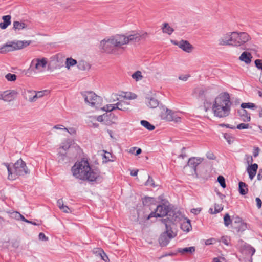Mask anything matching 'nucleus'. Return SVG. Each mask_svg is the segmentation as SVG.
I'll return each mask as SVG.
<instances>
[{
  "label": "nucleus",
  "mask_w": 262,
  "mask_h": 262,
  "mask_svg": "<svg viewBox=\"0 0 262 262\" xmlns=\"http://www.w3.org/2000/svg\"><path fill=\"white\" fill-rule=\"evenodd\" d=\"M219 126H222V127H226L227 128H231V129H235V126H232L228 124L222 123V124H220Z\"/></svg>",
  "instance_id": "61"
},
{
  "label": "nucleus",
  "mask_w": 262,
  "mask_h": 262,
  "mask_svg": "<svg viewBox=\"0 0 262 262\" xmlns=\"http://www.w3.org/2000/svg\"><path fill=\"white\" fill-rule=\"evenodd\" d=\"M140 123L143 126L149 130H153L155 128L154 125H152L146 120H141Z\"/></svg>",
  "instance_id": "33"
},
{
  "label": "nucleus",
  "mask_w": 262,
  "mask_h": 262,
  "mask_svg": "<svg viewBox=\"0 0 262 262\" xmlns=\"http://www.w3.org/2000/svg\"><path fill=\"white\" fill-rule=\"evenodd\" d=\"M246 249L248 251L249 253L251 254V255H253L255 252V249L250 245L247 246Z\"/></svg>",
  "instance_id": "48"
},
{
  "label": "nucleus",
  "mask_w": 262,
  "mask_h": 262,
  "mask_svg": "<svg viewBox=\"0 0 262 262\" xmlns=\"http://www.w3.org/2000/svg\"><path fill=\"white\" fill-rule=\"evenodd\" d=\"M241 107L242 108L244 109L245 108H256V106L252 103H242L241 105Z\"/></svg>",
  "instance_id": "40"
},
{
  "label": "nucleus",
  "mask_w": 262,
  "mask_h": 262,
  "mask_svg": "<svg viewBox=\"0 0 262 262\" xmlns=\"http://www.w3.org/2000/svg\"><path fill=\"white\" fill-rule=\"evenodd\" d=\"M217 181L220 183L221 186L223 188H226V185L225 183V179L222 176H219L217 177Z\"/></svg>",
  "instance_id": "43"
},
{
  "label": "nucleus",
  "mask_w": 262,
  "mask_h": 262,
  "mask_svg": "<svg viewBox=\"0 0 262 262\" xmlns=\"http://www.w3.org/2000/svg\"><path fill=\"white\" fill-rule=\"evenodd\" d=\"M77 67L79 70L84 71L86 69H89L90 66L87 62L84 61H80L78 63Z\"/></svg>",
  "instance_id": "34"
},
{
  "label": "nucleus",
  "mask_w": 262,
  "mask_h": 262,
  "mask_svg": "<svg viewBox=\"0 0 262 262\" xmlns=\"http://www.w3.org/2000/svg\"><path fill=\"white\" fill-rule=\"evenodd\" d=\"M232 46H241L250 40V36L246 32H233Z\"/></svg>",
  "instance_id": "9"
},
{
  "label": "nucleus",
  "mask_w": 262,
  "mask_h": 262,
  "mask_svg": "<svg viewBox=\"0 0 262 262\" xmlns=\"http://www.w3.org/2000/svg\"><path fill=\"white\" fill-rule=\"evenodd\" d=\"M83 96L85 102L92 107L98 108L102 104V98L93 92H86Z\"/></svg>",
  "instance_id": "7"
},
{
  "label": "nucleus",
  "mask_w": 262,
  "mask_h": 262,
  "mask_svg": "<svg viewBox=\"0 0 262 262\" xmlns=\"http://www.w3.org/2000/svg\"><path fill=\"white\" fill-rule=\"evenodd\" d=\"M255 66L259 69L262 70V60L256 59L255 60Z\"/></svg>",
  "instance_id": "51"
},
{
  "label": "nucleus",
  "mask_w": 262,
  "mask_h": 262,
  "mask_svg": "<svg viewBox=\"0 0 262 262\" xmlns=\"http://www.w3.org/2000/svg\"><path fill=\"white\" fill-rule=\"evenodd\" d=\"M249 127V124H245V123H240L236 126V128L238 129H247Z\"/></svg>",
  "instance_id": "47"
},
{
  "label": "nucleus",
  "mask_w": 262,
  "mask_h": 262,
  "mask_svg": "<svg viewBox=\"0 0 262 262\" xmlns=\"http://www.w3.org/2000/svg\"><path fill=\"white\" fill-rule=\"evenodd\" d=\"M35 91L26 90L24 92V98L30 102H35Z\"/></svg>",
  "instance_id": "21"
},
{
  "label": "nucleus",
  "mask_w": 262,
  "mask_h": 262,
  "mask_svg": "<svg viewBox=\"0 0 262 262\" xmlns=\"http://www.w3.org/2000/svg\"><path fill=\"white\" fill-rule=\"evenodd\" d=\"M145 102L147 105L151 108H155L159 105V101L154 97H146Z\"/></svg>",
  "instance_id": "20"
},
{
  "label": "nucleus",
  "mask_w": 262,
  "mask_h": 262,
  "mask_svg": "<svg viewBox=\"0 0 262 262\" xmlns=\"http://www.w3.org/2000/svg\"><path fill=\"white\" fill-rule=\"evenodd\" d=\"M233 39V32L224 34L218 40L220 46H232Z\"/></svg>",
  "instance_id": "14"
},
{
  "label": "nucleus",
  "mask_w": 262,
  "mask_h": 262,
  "mask_svg": "<svg viewBox=\"0 0 262 262\" xmlns=\"http://www.w3.org/2000/svg\"><path fill=\"white\" fill-rule=\"evenodd\" d=\"M203 160V159L201 158L192 157L189 159L187 165H186L184 168L187 166L192 168L193 170L192 174L197 175L196 167L202 162Z\"/></svg>",
  "instance_id": "15"
},
{
  "label": "nucleus",
  "mask_w": 262,
  "mask_h": 262,
  "mask_svg": "<svg viewBox=\"0 0 262 262\" xmlns=\"http://www.w3.org/2000/svg\"><path fill=\"white\" fill-rule=\"evenodd\" d=\"M38 237L40 241H47L48 240V237H47L43 233H40Z\"/></svg>",
  "instance_id": "53"
},
{
  "label": "nucleus",
  "mask_w": 262,
  "mask_h": 262,
  "mask_svg": "<svg viewBox=\"0 0 262 262\" xmlns=\"http://www.w3.org/2000/svg\"><path fill=\"white\" fill-rule=\"evenodd\" d=\"M27 27V25L24 22L14 21L13 22V29L16 31H20Z\"/></svg>",
  "instance_id": "28"
},
{
  "label": "nucleus",
  "mask_w": 262,
  "mask_h": 262,
  "mask_svg": "<svg viewBox=\"0 0 262 262\" xmlns=\"http://www.w3.org/2000/svg\"><path fill=\"white\" fill-rule=\"evenodd\" d=\"M132 77L136 81L141 80L142 78V73L140 71H137L132 75Z\"/></svg>",
  "instance_id": "39"
},
{
  "label": "nucleus",
  "mask_w": 262,
  "mask_h": 262,
  "mask_svg": "<svg viewBox=\"0 0 262 262\" xmlns=\"http://www.w3.org/2000/svg\"><path fill=\"white\" fill-rule=\"evenodd\" d=\"M119 39V35H117L107 40L104 39L100 42V47L103 52L110 53L114 47H120L122 46Z\"/></svg>",
  "instance_id": "6"
},
{
  "label": "nucleus",
  "mask_w": 262,
  "mask_h": 262,
  "mask_svg": "<svg viewBox=\"0 0 262 262\" xmlns=\"http://www.w3.org/2000/svg\"><path fill=\"white\" fill-rule=\"evenodd\" d=\"M222 242L227 246L229 244V239L227 237L223 236L222 237Z\"/></svg>",
  "instance_id": "62"
},
{
  "label": "nucleus",
  "mask_w": 262,
  "mask_h": 262,
  "mask_svg": "<svg viewBox=\"0 0 262 262\" xmlns=\"http://www.w3.org/2000/svg\"><path fill=\"white\" fill-rule=\"evenodd\" d=\"M252 58L251 54L247 52H244L239 56V59L247 64L251 62Z\"/></svg>",
  "instance_id": "25"
},
{
  "label": "nucleus",
  "mask_w": 262,
  "mask_h": 262,
  "mask_svg": "<svg viewBox=\"0 0 262 262\" xmlns=\"http://www.w3.org/2000/svg\"><path fill=\"white\" fill-rule=\"evenodd\" d=\"M189 75H183L179 76V79L180 80L186 81L188 80Z\"/></svg>",
  "instance_id": "57"
},
{
  "label": "nucleus",
  "mask_w": 262,
  "mask_h": 262,
  "mask_svg": "<svg viewBox=\"0 0 262 262\" xmlns=\"http://www.w3.org/2000/svg\"><path fill=\"white\" fill-rule=\"evenodd\" d=\"M77 63V60L72 58H67L66 62V67L69 69L71 67H73Z\"/></svg>",
  "instance_id": "32"
},
{
  "label": "nucleus",
  "mask_w": 262,
  "mask_h": 262,
  "mask_svg": "<svg viewBox=\"0 0 262 262\" xmlns=\"http://www.w3.org/2000/svg\"><path fill=\"white\" fill-rule=\"evenodd\" d=\"M195 250V248L194 246L189 247H185V248H178L177 250V251L179 253H181L182 254H183L186 253H188L189 254H193Z\"/></svg>",
  "instance_id": "26"
},
{
  "label": "nucleus",
  "mask_w": 262,
  "mask_h": 262,
  "mask_svg": "<svg viewBox=\"0 0 262 262\" xmlns=\"http://www.w3.org/2000/svg\"><path fill=\"white\" fill-rule=\"evenodd\" d=\"M181 228L185 232H188L192 229L190 221L187 219H184V221L181 223Z\"/></svg>",
  "instance_id": "23"
},
{
  "label": "nucleus",
  "mask_w": 262,
  "mask_h": 262,
  "mask_svg": "<svg viewBox=\"0 0 262 262\" xmlns=\"http://www.w3.org/2000/svg\"><path fill=\"white\" fill-rule=\"evenodd\" d=\"M206 157L208 159L210 160H213L215 159V156H214V155L212 152L210 151L208 152L206 154Z\"/></svg>",
  "instance_id": "59"
},
{
  "label": "nucleus",
  "mask_w": 262,
  "mask_h": 262,
  "mask_svg": "<svg viewBox=\"0 0 262 262\" xmlns=\"http://www.w3.org/2000/svg\"><path fill=\"white\" fill-rule=\"evenodd\" d=\"M145 185L147 186H151L152 187L155 186L154 182V180H153L152 178L150 176H148V179L147 181L146 182Z\"/></svg>",
  "instance_id": "46"
},
{
  "label": "nucleus",
  "mask_w": 262,
  "mask_h": 262,
  "mask_svg": "<svg viewBox=\"0 0 262 262\" xmlns=\"http://www.w3.org/2000/svg\"><path fill=\"white\" fill-rule=\"evenodd\" d=\"M18 93L15 90H7L4 92V101L11 102L16 98Z\"/></svg>",
  "instance_id": "16"
},
{
  "label": "nucleus",
  "mask_w": 262,
  "mask_h": 262,
  "mask_svg": "<svg viewBox=\"0 0 262 262\" xmlns=\"http://www.w3.org/2000/svg\"><path fill=\"white\" fill-rule=\"evenodd\" d=\"M245 160L248 164H251L253 162V158L252 156L246 155Z\"/></svg>",
  "instance_id": "54"
},
{
  "label": "nucleus",
  "mask_w": 262,
  "mask_h": 262,
  "mask_svg": "<svg viewBox=\"0 0 262 262\" xmlns=\"http://www.w3.org/2000/svg\"><path fill=\"white\" fill-rule=\"evenodd\" d=\"M29 173L26 164L21 159L18 160L13 165V176H24Z\"/></svg>",
  "instance_id": "10"
},
{
  "label": "nucleus",
  "mask_w": 262,
  "mask_h": 262,
  "mask_svg": "<svg viewBox=\"0 0 262 262\" xmlns=\"http://www.w3.org/2000/svg\"><path fill=\"white\" fill-rule=\"evenodd\" d=\"M232 103L228 93H220L214 99L212 109L214 116L219 118L228 116L231 112Z\"/></svg>",
  "instance_id": "2"
},
{
  "label": "nucleus",
  "mask_w": 262,
  "mask_h": 262,
  "mask_svg": "<svg viewBox=\"0 0 262 262\" xmlns=\"http://www.w3.org/2000/svg\"><path fill=\"white\" fill-rule=\"evenodd\" d=\"M224 224L226 226H228L231 223V220L229 215L227 213L224 217Z\"/></svg>",
  "instance_id": "45"
},
{
  "label": "nucleus",
  "mask_w": 262,
  "mask_h": 262,
  "mask_svg": "<svg viewBox=\"0 0 262 262\" xmlns=\"http://www.w3.org/2000/svg\"><path fill=\"white\" fill-rule=\"evenodd\" d=\"M258 169V165L256 163H254L249 166L247 168V171L248 173L249 178L252 180L255 177L257 170Z\"/></svg>",
  "instance_id": "19"
},
{
  "label": "nucleus",
  "mask_w": 262,
  "mask_h": 262,
  "mask_svg": "<svg viewBox=\"0 0 262 262\" xmlns=\"http://www.w3.org/2000/svg\"><path fill=\"white\" fill-rule=\"evenodd\" d=\"M248 185L243 182H239L238 183L239 192L241 195H245L248 192Z\"/></svg>",
  "instance_id": "27"
},
{
  "label": "nucleus",
  "mask_w": 262,
  "mask_h": 262,
  "mask_svg": "<svg viewBox=\"0 0 262 262\" xmlns=\"http://www.w3.org/2000/svg\"><path fill=\"white\" fill-rule=\"evenodd\" d=\"M50 91L48 90H45L40 91H35V101L38 99L44 96L49 94Z\"/></svg>",
  "instance_id": "30"
},
{
  "label": "nucleus",
  "mask_w": 262,
  "mask_h": 262,
  "mask_svg": "<svg viewBox=\"0 0 262 262\" xmlns=\"http://www.w3.org/2000/svg\"><path fill=\"white\" fill-rule=\"evenodd\" d=\"M116 105L117 103L115 104H107L103 107V110L106 112H111L114 110L117 109V107H116Z\"/></svg>",
  "instance_id": "41"
},
{
  "label": "nucleus",
  "mask_w": 262,
  "mask_h": 262,
  "mask_svg": "<svg viewBox=\"0 0 262 262\" xmlns=\"http://www.w3.org/2000/svg\"><path fill=\"white\" fill-rule=\"evenodd\" d=\"M216 242V239L214 238H211L205 241V244L206 245H210Z\"/></svg>",
  "instance_id": "52"
},
{
  "label": "nucleus",
  "mask_w": 262,
  "mask_h": 262,
  "mask_svg": "<svg viewBox=\"0 0 262 262\" xmlns=\"http://www.w3.org/2000/svg\"><path fill=\"white\" fill-rule=\"evenodd\" d=\"M163 32L167 33L169 35L172 34L174 31V29L171 28L168 23H165L163 24V27L162 28Z\"/></svg>",
  "instance_id": "31"
},
{
  "label": "nucleus",
  "mask_w": 262,
  "mask_h": 262,
  "mask_svg": "<svg viewBox=\"0 0 262 262\" xmlns=\"http://www.w3.org/2000/svg\"><path fill=\"white\" fill-rule=\"evenodd\" d=\"M11 16L9 15L3 16L2 19L3 22L0 23V28L2 29H5L11 24Z\"/></svg>",
  "instance_id": "24"
},
{
  "label": "nucleus",
  "mask_w": 262,
  "mask_h": 262,
  "mask_svg": "<svg viewBox=\"0 0 262 262\" xmlns=\"http://www.w3.org/2000/svg\"><path fill=\"white\" fill-rule=\"evenodd\" d=\"M162 221L165 224L166 230L161 234L159 242L161 246H165L169 243L170 240L176 236V234L170 228H169L168 227L166 219H162Z\"/></svg>",
  "instance_id": "8"
},
{
  "label": "nucleus",
  "mask_w": 262,
  "mask_h": 262,
  "mask_svg": "<svg viewBox=\"0 0 262 262\" xmlns=\"http://www.w3.org/2000/svg\"><path fill=\"white\" fill-rule=\"evenodd\" d=\"M223 209V207L220 206L219 205L215 204L214 205V213H219L221 211H222Z\"/></svg>",
  "instance_id": "56"
},
{
  "label": "nucleus",
  "mask_w": 262,
  "mask_h": 262,
  "mask_svg": "<svg viewBox=\"0 0 262 262\" xmlns=\"http://www.w3.org/2000/svg\"><path fill=\"white\" fill-rule=\"evenodd\" d=\"M21 214L18 212H13L11 213V216L12 217L17 220H20V216Z\"/></svg>",
  "instance_id": "50"
},
{
  "label": "nucleus",
  "mask_w": 262,
  "mask_h": 262,
  "mask_svg": "<svg viewBox=\"0 0 262 262\" xmlns=\"http://www.w3.org/2000/svg\"><path fill=\"white\" fill-rule=\"evenodd\" d=\"M53 128L56 129L68 130V128L65 127L63 125L60 124L55 125L53 127Z\"/></svg>",
  "instance_id": "55"
},
{
  "label": "nucleus",
  "mask_w": 262,
  "mask_h": 262,
  "mask_svg": "<svg viewBox=\"0 0 262 262\" xmlns=\"http://www.w3.org/2000/svg\"><path fill=\"white\" fill-rule=\"evenodd\" d=\"M260 151V149L257 147H254L253 151V155L254 157H256L258 156L259 152Z\"/></svg>",
  "instance_id": "58"
},
{
  "label": "nucleus",
  "mask_w": 262,
  "mask_h": 262,
  "mask_svg": "<svg viewBox=\"0 0 262 262\" xmlns=\"http://www.w3.org/2000/svg\"><path fill=\"white\" fill-rule=\"evenodd\" d=\"M119 96H121L126 100L135 99L137 98V95L131 92H121V94L119 95Z\"/></svg>",
  "instance_id": "29"
},
{
  "label": "nucleus",
  "mask_w": 262,
  "mask_h": 262,
  "mask_svg": "<svg viewBox=\"0 0 262 262\" xmlns=\"http://www.w3.org/2000/svg\"><path fill=\"white\" fill-rule=\"evenodd\" d=\"M116 100L118 101L116 106L117 109L124 112L128 111L129 110L130 103L124 100H120L118 97H116Z\"/></svg>",
  "instance_id": "17"
},
{
  "label": "nucleus",
  "mask_w": 262,
  "mask_h": 262,
  "mask_svg": "<svg viewBox=\"0 0 262 262\" xmlns=\"http://www.w3.org/2000/svg\"><path fill=\"white\" fill-rule=\"evenodd\" d=\"M224 138L229 144L233 143L235 140V138L232 135L228 133L224 134Z\"/></svg>",
  "instance_id": "36"
},
{
  "label": "nucleus",
  "mask_w": 262,
  "mask_h": 262,
  "mask_svg": "<svg viewBox=\"0 0 262 262\" xmlns=\"http://www.w3.org/2000/svg\"><path fill=\"white\" fill-rule=\"evenodd\" d=\"M16 75L14 74L8 73L5 75V78L9 81H14L16 80Z\"/></svg>",
  "instance_id": "42"
},
{
  "label": "nucleus",
  "mask_w": 262,
  "mask_h": 262,
  "mask_svg": "<svg viewBox=\"0 0 262 262\" xmlns=\"http://www.w3.org/2000/svg\"><path fill=\"white\" fill-rule=\"evenodd\" d=\"M57 204L58 207L61 208V207L64 205L63 200L62 199H59L57 202Z\"/></svg>",
  "instance_id": "64"
},
{
  "label": "nucleus",
  "mask_w": 262,
  "mask_h": 262,
  "mask_svg": "<svg viewBox=\"0 0 262 262\" xmlns=\"http://www.w3.org/2000/svg\"><path fill=\"white\" fill-rule=\"evenodd\" d=\"M179 45V48L187 53L191 52L193 49V46L187 40H181Z\"/></svg>",
  "instance_id": "18"
},
{
  "label": "nucleus",
  "mask_w": 262,
  "mask_h": 262,
  "mask_svg": "<svg viewBox=\"0 0 262 262\" xmlns=\"http://www.w3.org/2000/svg\"><path fill=\"white\" fill-rule=\"evenodd\" d=\"M194 93L199 97L204 96L208 98L213 96L216 92L214 90L209 88H196L194 90Z\"/></svg>",
  "instance_id": "13"
},
{
  "label": "nucleus",
  "mask_w": 262,
  "mask_h": 262,
  "mask_svg": "<svg viewBox=\"0 0 262 262\" xmlns=\"http://www.w3.org/2000/svg\"><path fill=\"white\" fill-rule=\"evenodd\" d=\"M58 159L60 163H67L69 161L66 154L64 153H61L60 152L58 153Z\"/></svg>",
  "instance_id": "35"
},
{
  "label": "nucleus",
  "mask_w": 262,
  "mask_h": 262,
  "mask_svg": "<svg viewBox=\"0 0 262 262\" xmlns=\"http://www.w3.org/2000/svg\"><path fill=\"white\" fill-rule=\"evenodd\" d=\"M70 144L68 140H66L63 142L60 146V148L63 149L65 151L69 149Z\"/></svg>",
  "instance_id": "44"
},
{
  "label": "nucleus",
  "mask_w": 262,
  "mask_h": 262,
  "mask_svg": "<svg viewBox=\"0 0 262 262\" xmlns=\"http://www.w3.org/2000/svg\"><path fill=\"white\" fill-rule=\"evenodd\" d=\"M4 165L7 167L8 172V179L10 180L15 179V177L13 176V170L10 168L9 164L8 163H4Z\"/></svg>",
  "instance_id": "37"
},
{
  "label": "nucleus",
  "mask_w": 262,
  "mask_h": 262,
  "mask_svg": "<svg viewBox=\"0 0 262 262\" xmlns=\"http://www.w3.org/2000/svg\"><path fill=\"white\" fill-rule=\"evenodd\" d=\"M255 201H256V202L257 207L258 209H260L261 207V205H262V201H261V200H260V199L259 198H256L255 199Z\"/></svg>",
  "instance_id": "60"
},
{
  "label": "nucleus",
  "mask_w": 262,
  "mask_h": 262,
  "mask_svg": "<svg viewBox=\"0 0 262 262\" xmlns=\"http://www.w3.org/2000/svg\"><path fill=\"white\" fill-rule=\"evenodd\" d=\"M47 63V60L45 58L41 59L39 58L34 59L31 61L30 66L25 74L28 76H30L33 74L41 72L43 71Z\"/></svg>",
  "instance_id": "4"
},
{
  "label": "nucleus",
  "mask_w": 262,
  "mask_h": 262,
  "mask_svg": "<svg viewBox=\"0 0 262 262\" xmlns=\"http://www.w3.org/2000/svg\"><path fill=\"white\" fill-rule=\"evenodd\" d=\"M170 210L169 207L164 205H159L154 212H151L148 216V219L151 217H162L166 215L168 216L169 212Z\"/></svg>",
  "instance_id": "11"
},
{
  "label": "nucleus",
  "mask_w": 262,
  "mask_h": 262,
  "mask_svg": "<svg viewBox=\"0 0 262 262\" xmlns=\"http://www.w3.org/2000/svg\"><path fill=\"white\" fill-rule=\"evenodd\" d=\"M147 32L138 33L133 32L132 34H128L127 36L119 35L120 40L122 46L127 44L129 42L136 43L141 40H145L148 37Z\"/></svg>",
  "instance_id": "3"
},
{
  "label": "nucleus",
  "mask_w": 262,
  "mask_h": 262,
  "mask_svg": "<svg viewBox=\"0 0 262 262\" xmlns=\"http://www.w3.org/2000/svg\"><path fill=\"white\" fill-rule=\"evenodd\" d=\"M4 165L7 167L8 172V179L10 180L15 179V177L13 176V170L10 168L9 164L8 163H4Z\"/></svg>",
  "instance_id": "38"
},
{
  "label": "nucleus",
  "mask_w": 262,
  "mask_h": 262,
  "mask_svg": "<svg viewBox=\"0 0 262 262\" xmlns=\"http://www.w3.org/2000/svg\"><path fill=\"white\" fill-rule=\"evenodd\" d=\"M183 215L181 212L177 209L170 210L169 212L168 216L165 219L167 221L168 227L170 226L171 224H176L182 220Z\"/></svg>",
  "instance_id": "12"
},
{
  "label": "nucleus",
  "mask_w": 262,
  "mask_h": 262,
  "mask_svg": "<svg viewBox=\"0 0 262 262\" xmlns=\"http://www.w3.org/2000/svg\"><path fill=\"white\" fill-rule=\"evenodd\" d=\"M60 209L61 210H62L63 211V212H66V213H68L70 210L69 208L67 206L64 205L62 207H61V208H60Z\"/></svg>",
  "instance_id": "63"
},
{
  "label": "nucleus",
  "mask_w": 262,
  "mask_h": 262,
  "mask_svg": "<svg viewBox=\"0 0 262 262\" xmlns=\"http://www.w3.org/2000/svg\"><path fill=\"white\" fill-rule=\"evenodd\" d=\"M174 113L172 112L169 115L164 117V119L168 121H171L174 120Z\"/></svg>",
  "instance_id": "49"
},
{
  "label": "nucleus",
  "mask_w": 262,
  "mask_h": 262,
  "mask_svg": "<svg viewBox=\"0 0 262 262\" xmlns=\"http://www.w3.org/2000/svg\"><path fill=\"white\" fill-rule=\"evenodd\" d=\"M31 43L30 40H23L11 41L4 45L0 47V53H5L7 52L16 50H20L26 47Z\"/></svg>",
  "instance_id": "5"
},
{
  "label": "nucleus",
  "mask_w": 262,
  "mask_h": 262,
  "mask_svg": "<svg viewBox=\"0 0 262 262\" xmlns=\"http://www.w3.org/2000/svg\"><path fill=\"white\" fill-rule=\"evenodd\" d=\"M237 113L244 122H249L250 121V114L246 110L242 108L237 111Z\"/></svg>",
  "instance_id": "22"
},
{
  "label": "nucleus",
  "mask_w": 262,
  "mask_h": 262,
  "mask_svg": "<svg viewBox=\"0 0 262 262\" xmlns=\"http://www.w3.org/2000/svg\"><path fill=\"white\" fill-rule=\"evenodd\" d=\"M71 171L74 177L81 180L93 182L100 177L99 171L92 169L88 161L84 160L76 162L72 167Z\"/></svg>",
  "instance_id": "1"
}]
</instances>
